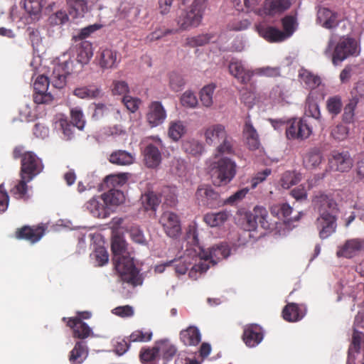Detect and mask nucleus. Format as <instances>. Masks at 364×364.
<instances>
[{
    "instance_id": "1",
    "label": "nucleus",
    "mask_w": 364,
    "mask_h": 364,
    "mask_svg": "<svg viewBox=\"0 0 364 364\" xmlns=\"http://www.w3.org/2000/svg\"><path fill=\"white\" fill-rule=\"evenodd\" d=\"M188 243H192L193 250L188 252L189 255L194 253L196 264L188 272L189 277L196 279L199 274L205 272L210 267V264H215L220 259L227 258L230 253L229 247L226 243H220L205 250L198 245V240L195 230H190L187 234Z\"/></svg>"
},
{
    "instance_id": "15",
    "label": "nucleus",
    "mask_w": 364,
    "mask_h": 364,
    "mask_svg": "<svg viewBox=\"0 0 364 364\" xmlns=\"http://www.w3.org/2000/svg\"><path fill=\"white\" fill-rule=\"evenodd\" d=\"M84 208L93 217L97 218L105 219L111 214L102 194L92 197L85 203Z\"/></svg>"
},
{
    "instance_id": "58",
    "label": "nucleus",
    "mask_w": 364,
    "mask_h": 364,
    "mask_svg": "<svg viewBox=\"0 0 364 364\" xmlns=\"http://www.w3.org/2000/svg\"><path fill=\"white\" fill-rule=\"evenodd\" d=\"M161 203L159 197L154 192H150L142 196V203L146 210H156Z\"/></svg>"
},
{
    "instance_id": "18",
    "label": "nucleus",
    "mask_w": 364,
    "mask_h": 364,
    "mask_svg": "<svg viewBox=\"0 0 364 364\" xmlns=\"http://www.w3.org/2000/svg\"><path fill=\"white\" fill-rule=\"evenodd\" d=\"M255 30L260 37L270 43H279L286 41L283 31L280 29L268 25L264 21L255 24Z\"/></svg>"
},
{
    "instance_id": "57",
    "label": "nucleus",
    "mask_w": 364,
    "mask_h": 364,
    "mask_svg": "<svg viewBox=\"0 0 364 364\" xmlns=\"http://www.w3.org/2000/svg\"><path fill=\"white\" fill-rule=\"evenodd\" d=\"M358 105L357 98H351L349 102L345 106L343 114V121L345 123H352L354 120L355 109Z\"/></svg>"
},
{
    "instance_id": "5",
    "label": "nucleus",
    "mask_w": 364,
    "mask_h": 364,
    "mask_svg": "<svg viewBox=\"0 0 364 364\" xmlns=\"http://www.w3.org/2000/svg\"><path fill=\"white\" fill-rule=\"evenodd\" d=\"M314 205L318 210L319 216L316 221V225L322 240L329 237L336 230L337 224L334 214L337 211V203L329 196L320 193L314 200Z\"/></svg>"
},
{
    "instance_id": "28",
    "label": "nucleus",
    "mask_w": 364,
    "mask_h": 364,
    "mask_svg": "<svg viewBox=\"0 0 364 364\" xmlns=\"http://www.w3.org/2000/svg\"><path fill=\"white\" fill-rule=\"evenodd\" d=\"M219 196L217 192L208 186H200L196 193V200L199 205L212 207Z\"/></svg>"
},
{
    "instance_id": "41",
    "label": "nucleus",
    "mask_w": 364,
    "mask_h": 364,
    "mask_svg": "<svg viewBox=\"0 0 364 364\" xmlns=\"http://www.w3.org/2000/svg\"><path fill=\"white\" fill-rule=\"evenodd\" d=\"M243 132L249 148L252 150L258 149L260 145L259 136L250 120L246 121Z\"/></svg>"
},
{
    "instance_id": "52",
    "label": "nucleus",
    "mask_w": 364,
    "mask_h": 364,
    "mask_svg": "<svg viewBox=\"0 0 364 364\" xmlns=\"http://www.w3.org/2000/svg\"><path fill=\"white\" fill-rule=\"evenodd\" d=\"M326 108L333 117L337 116L343 108L341 97L338 95L329 97L326 100Z\"/></svg>"
},
{
    "instance_id": "62",
    "label": "nucleus",
    "mask_w": 364,
    "mask_h": 364,
    "mask_svg": "<svg viewBox=\"0 0 364 364\" xmlns=\"http://www.w3.org/2000/svg\"><path fill=\"white\" fill-rule=\"evenodd\" d=\"M181 102L184 107L194 108L198 105V99L193 92L187 90L182 95Z\"/></svg>"
},
{
    "instance_id": "61",
    "label": "nucleus",
    "mask_w": 364,
    "mask_h": 364,
    "mask_svg": "<svg viewBox=\"0 0 364 364\" xmlns=\"http://www.w3.org/2000/svg\"><path fill=\"white\" fill-rule=\"evenodd\" d=\"M305 114L306 117H311L320 121L321 112L318 105L310 100L309 97L306 100Z\"/></svg>"
},
{
    "instance_id": "47",
    "label": "nucleus",
    "mask_w": 364,
    "mask_h": 364,
    "mask_svg": "<svg viewBox=\"0 0 364 364\" xmlns=\"http://www.w3.org/2000/svg\"><path fill=\"white\" fill-rule=\"evenodd\" d=\"M159 354L158 343H156L153 348H142L139 354V358L143 364H156Z\"/></svg>"
},
{
    "instance_id": "14",
    "label": "nucleus",
    "mask_w": 364,
    "mask_h": 364,
    "mask_svg": "<svg viewBox=\"0 0 364 364\" xmlns=\"http://www.w3.org/2000/svg\"><path fill=\"white\" fill-rule=\"evenodd\" d=\"M91 314L87 311L80 313V318H70L67 323L68 326L73 329V336L75 338L85 339L90 336H94L92 328L82 318L87 319L90 318Z\"/></svg>"
},
{
    "instance_id": "36",
    "label": "nucleus",
    "mask_w": 364,
    "mask_h": 364,
    "mask_svg": "<svg viewBox=\"0 0 364 364\" xmlns=\"http://www.w3.org/2000/svg\"><path fill=\"white\" fill-rule=\"evenodd\" d=\"M136 155L125 150L113 151L109 158L110 163L118 166H129L134 164Z\"/></svg>"
},
{
    "instance_id": "23",
    "label": "nucleus",
    "mask_w": 364,
    "mask_h": 364,
    "mask_svg": "<svg viewBox=\"0 0 364 364\" xmlns=\"http://www.w3.org/2000/svg\"><path fill=\"white\" fill-rule=\"evenodd\" d=\"M262 328L257 324H250L244 328L242 339L247 346L253 348L263 340Z\"/></svg>"
},
{
    "instance_id": "38",
    "label": "nucleus",
    "mask_w": 364,
    "mask_h": 364,
    "mask_svg": "<svg viewBox=\"0 0 364 364\" xmlns=\"http://www.w3.org/2000/svg\"><path fill=\"white\" fill-rule=\"evenodd\" d=\"M298 77L300 82L308 89H315L321 83L319 76L305 68L299 70Z\"/></svg>"
},
{
    "instance_id": "43",
    "label": "nucleus",
    "mask_w": 364,
    "mask_h": 364,
    "mask_svg": "<svg viewBox=\"0 0 364 364\" xmlns=\"http://www.w3.org/2000/svg\"><path fill=\"white\" fill-rule=\"evenodd\" d=\"M189 171L187 162L179 156H174L170 165V171L173 175L183 178L186 176Z\"/></svg>"
},
{
    "instance_id": "33",
    "label": "nucleus",
    "mask_w": 364,
    "mask_h": 364,
    "mask_svg": "<svg viewBox=\"0 0 364 364\" xmlns=\"http://www.w3.org/2000/svg\"><path fill=\"white\" fill-rule=\"evenodd\" d=\"M44 231L43 226H38L36 228L25 226L17 231L16 235L19 239H25L31 243H34L41 239L44 235Z\"/></svg>"
},
{
    "instance_id": "8",
    "label": "nucleus",
    "mask_w": 364,
    "mask_h": 364,
    "mask_svg": "<svg viewBox=\"0 0 364 364\" xmlns=\"http://www.w3.org/2000/svg\"><path fill=\"white\" fill-rule=\"evenodd\" d=\"M210 173L215 185H226L235 176L236 164L228 157L220 158L211 164Z\"/></svg>"
},
{
    "instance_id": "55",
    "label": "nucleus",
    "mask_w": 364,
    "mask_h": 364,
    "mask_svg": "<svg viewBox=\"0 0 364 364\" xmlns=\"http://www.w3.org/2000/svg\"><path fill=\"white\" fill-rule=\"evenodd\" d=\"M321 162V155L319 151L314 149L310 151L304 159V164L307 168L318 166Z\"/></svg>"
},
{
    "instance_id": "42",
    "label": "nucleus",
    "mask_w": 364,
    "mask_h": 364,
    "mask_svg": "<svg viewBox=\"0 0 364 364\" xmlns=\"http://www.w3.org/2000/svg\"><path fill=\"white\" fill-rule=\"evenodd\" d=\"M230 216V213L228 211L209 213L205 215L204 221L210 227H218L224 224Z\"/></svg>"
},
{
    "instance_id": "26",
    "label": "nucleus",
    "mask_w": 364,
    "mask_h": 364,
    "mask_svg": "<svg viewBox=\"0 0 364 364\" xmlns=\"http://www.w3.org/2000/svg\"><path fill=\"white\" fill-rule=\"evenodd\" d=\"M225 38L223 35L217 36L212 33L201 34L196 36L189 37L186 39V44L191 47L203 46L209 43H217L220 45V50H225L222 46Z\"/></svg>"
},
{
    "instance_id": "31",
    "label": "nucleus",
    "mask_w": 364,
    "mask_h": 364,
    "mask_svg": "<svg viewBox=\"0 0 364 364\" xmlns=\"http://www.w3.org/2000/svg\"><path fill=\"white\" fill-rule=\"evenodd\" d=\"M227 132L222 124H212L204 130L205 141L208 145H214L220 142L221 139L225 137Z\"/></svg>"
},
{
    "instance_id": "10",
    "label": "nucleus",
    "mask_w": 364,
    "mask_h": 364,
    "mask_svg": "<svg viewBox=\"0 0 364 364\" xmlns=\"http://www.w3.org/2000/svg\"><path fill=\"white\" fill-rule=\"evenodd\" d=\"M75 53H76V60L79 63L87 64L93 55L92 46L87 41H82L62 55V63L60 65H64L65 61L68 60L70 63V73L73 70V61L70 59L74 56Z\"/></svg>"
},
{
    "instance_id": "16",
    "label": "nucleus",
    "mask_w": 364,
    "mask_h": 364,
    "mask_svg": "<svg viewBox=\"0 0 364 364\" xmlns=\"http://www.w3.org/2000/svg\"><path fill=\"white\" fill-rule=\"evenodd\" d=\"M341 21L339 14L331 9L320 6L317 11L316 23L326 29H333Z\"/></svg>"
},
{
    "instance_id": "25",
    "label": "nucleus",
    "mask_w": 364,
    "mask_h": 364,
    "mask_svg": "<svg viewBox=\"0 0 364 364\" xmlns=\"http://www.w3.org/2000/svg\"><path fill=\"white\" fill-rule=\"evenodd\" d=\"M97 58L99 65L103 69L114 68L117 67L119 62V56L117 51L109 48H101Z\"/></svg>"
},
{
    "instance_id": "54",
    "label": "nucleus",
    "mask_w": 364,
    "mask_h": 364,
    "mask_svg": "<svg viewBox=\"0 0 364 364\" xmlns=\"http://www.w3.org/2000/svg\"><path fill=\"white\" fill-rule=\"evenodd\" d=\"M215 86L213 84L208 85L203 87L200 92V101L203 106L210 107L213 103V94Z\"/></svg>"
},
{
    "instance_id": "30",
    "label": "nucleus",
    "mask_w": 364,
    "mask_h": 364,
    "mask_svg": "<svg viewBox=\"0 0 364 364\" xmlns=\"http://www.w3.org/2000/svg\"><path fill=\"white\" fill-rule=\"evenodd\" d=\"M191 247H188L186 250V252L183 257H181L178 260H172L174 264L176 272L178 274H184L188 269L190 265H192L193 267L196 264L199 263V260L196 259V257H194V253H192L191 255L188 254V252L193 250L192 243H190ZM192 269V268H191ZM191 269H190L191 271Z\"/></svg>"
},
{
    "instance_id": "64",
    "label": "nucleus",
    "mask_w": 364,
    "mask_h": 364,
    "mask_svg": "<svg viewBox=\"0 0 364 364\" xmlns=\"http://www.w3.org/2000/svg\"><path fill=\"white\" fill-rule=\"evenodd\" d=\"M69 17L65 11H58L50 16L48 21L50 25L60 26L68 21Z\"/></svg>"
},
{
    "instance_id": "49",
    "label": "nucleus",
    "mask_w": 364,
    "mask_h": 364,
    "mask_svg": "<svg viewBox=\"0 0 364 364\" xmlns=\"http://www.w3.org/2000/svg\"><path fill=\"white\" fill-rule=\"evenodd\" d=\"M216 149L215 158L218 154H233L235 153L234 141L231 136L226 134L225 137L221 139Z\"/></svg>"
},
{
    "instance_id": "35",
    "label": "nucleus",
    "mask_w": 364,
    "mask_h": 364,
    "mask_svg": "<svg viewBox=\"0 0 364 364\" xmlns=\"http://www.w3.org/2000/svg\"><path fill=\"white\" fill-rule=\"evenodd\" d=\"M88 356V348L84 341H77L70 351L69 361L71 364H81Z\"/></svg>"
},
{
    "instance_id": "56",
    "label": "nucleus",
    "mask_w": 364,
    "mask_h": 364,
    "mask_svg": "<svg viewBox=\"0 0 364 364\" xmlns=\"http://www.w3.org/2000/svg\"><path fill=\"white\" fill-rule=\"evenodd\" d=\"M184 151L193 156H198L203 153V145L201 142L196 139L188 140L183 145Z\"/></svg>"
},
{
    "instance_id": "12",
    "label": "nucleus",
    "mask_w": 364,
    "mask_h": 364,
    "mask_svg": "<svg viewBox=\"0 0 364 364\" xmlns=\"http://www.w3.org/2000/svg\"><path fill=\"white\" fill-rule=\"evenodd\" d=\"M154 144H149L144 150V161L148 168H156L161 163L162 156L160 149L164 148V144L159 136H153Z\"/></svg>"
},
{
    "instance_id": "53",
    "label": "nucleus",
    "mask_w": 364,
    "mask_h": 364,
    "mask_svg": "<svg viewBox=\"0 0 364 364\" xmlns=\"http://www.w3.org/2000/svg\"><path fill=\"white\" fill-rule=\"evenodd\" d=\"M114 113H119V111L110 105L107 106L104 104H96L95 105V109L92 117L95 120H98Z\"/></svg>"
},
{
    "instance_id": "24",
    "label": "nucleus",
    "mask_w": 364,
    "mask_h": 364,
    "mask_svg": "<svg viewBox=\"0 0 364 364\" xmlns=\"http://www.w3.org/2000/svg\"><path fill=\"white\" fill-rule=\"evenodd\" d=\"M158 343V350L163 359V364H181L176 359L177 348L168 340L160 341Z\"/></svg>"
},
{
    "instance_id": "40",
    "label": "nucleus",
    "mask_w": 364,
    "mask_h": 364,
    "mask_svg": "<svg viewBox=\"0 0 364 364\" xmlns=\"http://www.w3.org/2000/svg\"><path fill=\"white\" fill-rule=\"evenodd\" d=\"M291 212L292 208L287 203L274 205L271 208L272 214L282 219L285 223H290L293 220H299V216L294 218L290 217Z\"/></svg>"
},
{
    "instance_id": "32",
    "label": "nucleus",
    "mask_w": 364,
    "mask_h": 364,
    "mask_svg": "<svg viewBox=\"0 0 364 364\" xmlns=\"http://www.w3.org/2000/svg\"><path fill=\"white\" fill-rule=\"evenodd\" d=\"M306 308L304 305H298L295 303L288 304L282 311L283 318L289 322H296L304 317Z\"/></svg>"
},
{
    "instance_id": "19",
    "label": "nucleus",
    "mask_w": 364,
    "mask_h": 364,
    "mask_svg": "<svg viewBox=\"0 0 364 364\" xmlns=\"http://www.w3.org/2000/svg\"><path fill=\"white\" fill-rule=\"evenodd\" d=\"M290 5L289 0H266L262 8L255 11V13L261 16H274L286 11Z\"/></svg>"
},
{
    "instance_id": "34",
    "label": "nucleus",
    "mask_w": 364,
    "mask_h": 364,
    "mask_svg": "<svg viewBox=\"0 0 364 364\" xmlns=\"http://www.w3.org/2000/svg\"><path fill=\"white\" fill-rule=\"evenodd\" d=\"M102 195L105 200V203H107V208H109L110 213H112L117 206L123 203L125 200L124 193L118 189H111Z\"/></svg>"
},
{
    "instance_id": "17",
    "label": "nucleus",
    "mask_w": 364,
    "mask_h": 364,
    "mask_svg": "<svg viewBox=\"0 0 364 364\" xmlns=\"http://www.w3.org/2000/svg\"><path fill=\"white\" fill-rule=\"evenodd\" d=\"M363 323L364 315L358 313L355 318L352 343L348 350L349 360L355 358V354L358 352L360 348V343L364 337V332L360 331L361 328H364Z\"/></svg>"
},
{
    "instance_id": "11",
    "label": "nucleus",
    "mask_w": 364,
    "mask_h": 364,
    "mask_svg": "<svg viewBox=\"0 0 364 364\" xmlns=\"http://www.w3.org/2000/svg\"><path fill=\"white\" fill-rule=\"evenodd\" d=\"M267 210L263 207H255L252 212L245 215V229L247 231L255 230L259 225L264 230L273 228V224L267 220Z\"/></svg>"
},
{
    "instance_id": "20",
    "label": "nucleus",
    "mask_w": 364,
    "mask_h": 364,
    "mask_svg": "<svg viewBox=\"0 0 364 364\" xmlns=\"http://www.w3.org/2000/svg\"><path fill=\"white\" fill-rule=\"evenodd\" d=\"M329 164L331 169L345 172L349 171L353 166V160L347 151L339 152L333 151L329 159Z\"/></svg>"
},
{
    "instance_id": "46",
    "label": "nucleus",
    "mask_w": 364,
    "mask_h": 364,
    "mask_svg": "<svg viewBox=\"0 0 364 364\" xmlns=\"http://www.w3.org/2000/svg\"><path fill=\"white\" fill-rule=\"evenodd\" d=\"M101 90L95 85L80 87L74 90L73 94L80 99H93L100 95Z\"/></svg>"
},
{
    "instance_id": "6",
    "label": "nucleus",
    "mask_w": 364,
    "mask_h": 364,
    "mask_svg": "<svg viewBox=\"0 0 364 364\" xmlns=\"http://www.w3.org/2000/svg\"><path fill=\"white\" fill-rule=\"evenodd\" d=\"M360 48L353 38L342 36L337 41V36L332 33L323 50V54L331 59L333 65H336L350 56H358Z\"/></svg>"
},
{
    "instance_id": "37",
    "label": "nucleus",
    "mask_w": 364,
    "mask_h": 364,
    "mask_svg": "<svg viewBox=\"0 0 364 364\" xmlns=\"http://www.w3.org/2000/svg\"><path fill=\"white\" fill-rule=\"evenodd\" d=\"M180 338L184 345L195 346L200 342L201 334L197 327L191 326L181 331Z\"/></svg>"
},
{
    "instance_id": "39",
    "label": "nucleus",
    "mask_w": 364,
    "mask_h": 364,
    "mask_svg": "<svg viewBox=\"0 0 364 364\" xmlns=\"http://www.w3.org/2000/svg\"><path fill=\"white\" fill-rule=\"evenodd\" d=\"M69 16L73 19L84 16L88 11L87 3L85 0H67Z\"/></svg>"
},
{
    "instance_id": "22",
    "label": "nucleus",
    "mask_w": 364,
    "mask_h": 364,
    "mask_svg": "<svg viewBox=\"0 0 364 364\" xmlns=\"http://www.w3.org/2000/svg\"><path fill=\"white\" fill-rule=\"evenodd\" d=\"M166 111L160 102H152L146 114V119L151 127H156L163 124L166 119Z\"/></svg>"
},
{
    "instance_id": "48",
    "label": "nucleus",
    "mask_w": 364,
    "mask_h": 364,
    "mask_svg": "<svg viewBox=\"0 0 364 364\" xmlns=\"http://www.w3.org/2000/svg\"><path fill=\"white\" fill-rule=\"evenodd\" d=\"M126 231L134 242L142 245L147 244V240L144 236V232L138 225L131 224L126 227Z\"/></svg>"
},
{
    "instance_id": "4",
    "label": "nucleus",
    "mask_w": 364,
    "mask_h": 364,
    "mask_svg": "<svg viewBox=\"0 0 364 364\" xmlns=\"http://www.w3.org/2000/svg\"><path fill=\"white\" fill-rule=\"evenodd\" d=\"M69 63L68 60H65L64 65L59 64L55 66L49 79L43 75L37 77L33 83L35 103L50 104L52 102L53 97L47 92L49 85L51 84L58 89H61L65 85L66 76L70 73Z\"/></svg>"
},
{
    "instance_id": "45",
    "label": "nucleus",
    "mask_w": 364,
    "mask_h": 364,
    "mask_svg": "<svg viewBox=\"0 0 364 364\" xmlns=\"http://www.w3.org/2000/svg\"><path fill=\"white\" fill-rule=\"evenodd\" d=\"M186 132V127L182 121H172L169 123L168 135L174 141H178Z\"/></svg>"
},
{
    "instance_id": "9",
    "label": "nucleus",
    "mask_w": 364,
    "mask_h": 364,
    "mask_svg": "<svg viewBox=\"0 0 364 364\" xmlns=\"http://www.w3.org/2000/svg\"><path fill=\"white\" fill-rule=\"evenodd\" d=\"M205 6L196 1L186 9L181 10L176 21L180 31H188L198 27L203 18Z\"/></svg>"
},
{
    "instance_id": "60",
    "label": "nucleus",
    "mask_w": 364,
    "mask_h": 364,
    "mask_svg": "<svg viewBox=\"0 0 364 364\" xmlns=\"http://www.w3.org/2000/svg\"><path fill=\"white\" fill-rule=\"evenodd\" d=\"M91 257L95 259V265L97 266H103L109 260V255L106 249L101 246L95 248L94 252L91 254Z\"/></svg>"
},
{
    "instance_id": "27",
    "label": "nucleus",
    "mask_w": 364,
    "mask_h": 364,
    "mask_svg": "<svg viewBox=\"0 0 364 364\" xmlns=\"http://www.w3.org/2000/svg\"><path fill=\"white\" fill-rule=\"evenodd\" d=\"M364 248V240L360 239H351L347 240L345 244L338 247L336 252L338 257L351 258L356 255Z\"/></svg>"
},
{
    "instance_id": "29",
    "label": "nucleus",
    "mask_w": 364,
    "mask_h": 364,
    "mask_svg": "<svg viewBox=\"0 0 364 364\" xmlns=\"http://www.w3.org/2000/svg\"><path fill=\"white\" fill-rule=\"evenodd\" d=\"M229 70L231 75L244 84L247 83L253 75V71L246 68L245 64L239 60L234 59L230 62Z\"/></svg>"
},
{
    "instance_id": "7",
    "label": "nucleus",
    "mask_w": 364,
    "mask_h": 364,
    "mask_svg": "<svg viewBox=\"0 0 364 364\" xmlns=\"http://www.w3.org/2000/svg\"><path fill=\"white\" fill-rule=\"evenodd\" d=\"M70 115L73 125L68 122L67 117L62 114H57L53 118L54 129L58 133L63 134L64 139L69 140L73 136V127H76L79 130H82L85 125V119L82 109L74 107L70 109Z\"/></svg>"
},
{
    "instance_id": "3",
    "label": "nucleus",
    "mask_w": 364,
    "mask_h": 364,
    "mask_svg": "<svg viewBox=\"0 0 364 364\" xmlns=\"http://www.w3.org/2000/svg\"><path fill=\"white\" fill-rule=\"evenodd\" d=\"M113 262L122 280L135 287L141 283L139 270L135 267L133 257L127 248L123 237L114 235L112 242Z\"/></svg>"
},
{
    "instance_id": "21",
    "label": "nucleus",
    "mask_w": 364,
    "mask_h": 364,
    "mask_svg": "<svg viewBox=\"0 0 364 364\" xmlns=\"http://www.w3.org/2000/svg\"><path fill=\"white\" fill-rule=\"evenodd\" d=\"M159 223L166 235L171 237H176L181 231L178 216L173 212H164L160 218Z\"/></svg>"
},
{
    "instance_id": "44",
    "label": "nucleus",
    "mask_w": 364,
    "mask_h": 364,
    "mask_svg": "<svg viewBox=\"0 0 364 364\" xmlns=\"http://www.w3.org/2000/svg\"><path fill=\"white\" fill-rule=\"evenodd\" d=\"M47 1L48 0H24L23 6L25 11L35 19L38 18Z\"/></svg>"
},
{
    "instance_id": "13",
    "label": "nucleus",
    "mask_w": 364,
    "mask_h": 364,
    "mask_svg": "<svg viewBox=\"0 0 364 364\" xmlns=\"http://www.w3.org/2000/svg\"><path fill=\"white\" fill-rule=\"evenodd\" d=\"M312 132L305 119H292L287 122L286 135L289 139L303 140L308 138Z\"/></svg>"
},
{
    "instance_id": "51",
    "label": "nucleus",
    "mask_w": 364,
    "mask_h": 364,
    "mask_svg": "<svg viewBox=\"0 0 364 364\" xmlns=\"http://www.w3.org/2000/svg\"><path fill=\"white\" fill-rule=\"evenodd\" d=\"M283 35L285 40L290 38L296 31L298 27V23L296 17L293 16H287L282 19Z\"/></svg>"
},
{
    "instance_id": "63",
    "label": "nucleus",
    "mask_w": 364,
    "mask_h": 364,
    "mask_svg": "<svg viewBox=\"0 0 364 364\" xmlns=\"http://www.w3.org/2000/svg\"><path fill=\"white\" fill-rule=\"evenodd\" d=\"M269 97L278 102L286 100L288 97V91L281 85L275 86L270 92Z\"/></svg>"
},
{
    "instance_id": "59",
    "label": "nucleus",
    "mask_w": 364,
    "mask_h": 364,
    "mask_svg": "<svg viewBox=\"0 0 364 364\" xmlns=\"http://www.w3.org/2000/svg\"><path fill=\"white\" fill-rule=\"evenodd\" d=\"M102 26V24L100 23H94L90 26H87L85 28H81L77 34L73 36V39L75 40V43L77 41H82L86 38L89 37L91 33H94L95 31L99 30Z\"/></svg>"
},
{
    "instance_id": "2",
    "label": "nucleus",
    "mask_w": 364,
    "mask_h": 364,
    "mask_svg": "<svg viewBox=\"0 0 364 364\" xmlns=\"http://www.w3.org/2000/svg\"><path fill=\"white\" fill-rule=\"evenodd\" d=\"M22 151L21 147H16L14 151V158L21 157V179L14 183L10 191L11 193L17 198H28V186L27 183L41 173L43 169L42 161L36 154L32 151L22 154Z\"/></svg>"
},
{
    "instance_id": "50",
    "label": "nucleus",
    "mask_w": 364,
    "mask_h": 364,
    "mask_svg": "<svg viewBox=\"0 0 364 364\" xmlns=\"http://www.w3.org/2000/svg\"><path fill=\"white\" fill-rule=\"evenodd\" d=\"M301 179V176L299 173L289 171H286L281 178L280 186L284 189H288L291 186L298 183Z\"/></svg>"
}]
</instances>
